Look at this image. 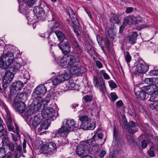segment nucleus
Masks as SVG:
<instances>
[{
  "label": "nucleus",
  "instance_id": "nucleus-10",
  "mask_svg": "<svg viewBox=\"0 0 158 158\" xmlns=\"http://www.w3.org/2000/svg\"><path fill=\"white\" fill-rule=\"evenodd\" d=\"M123 120H124L123 124L124 127L129 133L133 134L137 131V130L136 129H135L134 130H133L131 129V128L136 127L137 125V123L131 121L127 123V121L125 118H123Z\"/></svg>",
  "mask_w": 158,
  "mask_h": 158
},
{
  "label": "nucleus",
  "instance_id": "nucleus-52",
  "mask_svg": "<svg viewBox=\"0 0 158 158\" xmlns=\"http://www.w3.org/2000/svg\"><path fill=\"white\" fill-rule=\"evenodd\" d=\"M109 84L110 86L112 88H115L117 87L115 83L113 81H109Z\"/></svg>",
  "mask_w": 158,
  "mask_h": 158
},
{
  "label": "nucleus",
  "instance_id": "nucleus-9",
  "mask_svg": "<svg viewBox=\"0 0 158 158\" xmlns=\"http://www.w3.org/2000/svg\"><path fill=\"white\" fill-rule=\"evenodd\" d=\"M93 83L96 88L99 87L100 90L102 94H104L106 90V88L104 80L102 78H100L99 80L96 77H94Z\"/></svg>",
  "mask_w": 158,
  "mask_h": 158
},
{
  "label": "nucleus",
  "instance_id": "nucleus-60",
  "mask_svg": "<svg viewBox=\"0 0 158 158\" xmlns=\"http://www.w3.org/2000/svg\"><path fill=\"white\" fill-rule=\"evenodd\" d=\"M106 153V151L102 149L100 151V154L99 155L101 158H103L104 157Z\"/></svg>",
  "mask_w": 158,
  "mask_h": 158
},
{
  "label": "nucleus",
  "instance_id": "nucleus-43",
  "mask_svg": "<svg viewBox=\"0 0 158 158\" xmlns=\"http://www.w3.org/2000/svg\"><path fill=\"white\" fill-rule=\"evenodd\" d=\"M79 119L82 123L81 124H84L85 123H87L89 120V117L87 115L80 117Z\"/></svg>",
  "mask_w": 158,
  "mask_h": 158
},
{
  "label": "nucleus",
  "instance_id": "nucleus-56",
  "mask_svg": "<svg viewBox=\"0 0 158 158\" xmlns=\"http://www.w3.org/2000/svg\"><path fill=\"white\" fill-rule=\"evenodd\" d=\"M5 153V149L3 147L0 148V158H2Z\"/></svg>",
  "mask_w": 158,
  "mask_h": 158
},
{
  "label": "nucleus",
  "instance_id": "nucleus-13",
  "mask_svg": "<svg viewBox=\"0 0 158 158\" xmlns=\"http://www.w3.org/2000/svg\"><path fill=\"white\" fill-rule=\"evenodd\" d=\"M14 77L13 73L10 71H6L3 80V86L6 88L12 81Z\"/></svg>",
  "mask_w": 158,
  "mask_h": 158
},
{
  "label": "nucleus",
  "instance_id": "nucleus-14",
  "mask_svg": "<svg viewBox=\"0 0 158 158\" xmlns=\"http://www.w3.org/2000/svg\"><path fill=\"white\" fill-rule=\"evenodd\" d=\"M11 86V94H14L22 89L23 84L22 82L20 81H15Z\"/></svg>",
  "mask_w": 158,
  "mask_h": 158
},
{
  "label": "nucleus",
  "instance_id": "nucleus-33",
  "mask_svg": "<svg viewBox=\"0 0 158 158\" xmlns=\"http://www.w3.org/2000/svg\"><path fill=\"white\" fill-rule=\"evenodd\" d=\"M7 135V132L4 129L2 125V121L0 118V137L6 135Z\"/></svg>",
  "mask_w": 158,
  "mask_h": 158
},
{
  "label": "nucleus",
  "instance_id": "nucleus-41",
  "mask_svg": "<svg viewBox=\"0 0 158 158\" xmlns=\"http://www.w3.org/2000/svg\"><path fill=\"white\" fill-rule=\"evenodd\" d=\"M36 0H24L23 3H24L26 6H31L35 4Z\"/></svg>",
  "mask_w": 158,
  "mask_h": 158
},
{
  "label": "nucleus",
  "instance_id": "nucleus-23",
  "mask_svg": "<svg viewBox=\"0 0 158 158\" xmlns=\"http://www.w3.org/2000/svg\"><path fill=\"white\" fill-rule=\"evenodd\" d=\"M17 110L20 112L23 113L26 109V105L24 102L19 101L17 104Z\"/></svg>",
  "mask_w": 158,
  "mask_h": 158
},
{
  "label": "nucleus",
  "instance_id": "nucleus-31",
  "mask_svg": "<svg viewBox=\"0 0 158 158\" xmlns=\"http://www.w3.org/2000/svg\"><path fill=\"white\" fill-rule=\"evenodd\" d=\"M58 46L62 52L64 54H66L70 51V46L67 47H62V43H60L58 44Z\"/></svg>",
  "mask_w": 158,
  "mask_h": 158
},
{
  "label": "nucleus",
  "instance_id": "nucleus-64",
  "mask_svg": "<svg viewBox=\"0 0 158 158\" xmlns=\"http://www.w3.org/2000/svg\"><path fill=\"white\" fill-rule=\"evenodd\" d=\"M147 145V142L145 140H143L141 142V146L142 148H145Z\"/></svg>",
  "mask_w": 158,
  "mask_h": 158
},
{
  "label": "nucleus",
  "instance_id": "nucleus-5",
  "mask_svg": "<svg viewBox=\"0 0 158 158\" xmlns=\"http://www.w3.org/2000/svg\"><path fill=\"white\" fill-rule=\"evenodd\" d=\"M68 71V72L65 71L64 73H67L69 74L76 75L84 73L85 71V69L82 67H79L76 64L72 66L71 67H68L66 69Z\"/></svg>",
  "mask_w": 158,
  "mask_h": 158
},
{
  "label": "nucleus",
  "instance_id": "nucleus-21",
  "mask_svg": "<svg viewBox=\"0 0 158 158\" xmlns=\"http://www.w3.org/2000/svg\"><path fill=\"white\" fill-rule=\"evenodd\" d=\"M23 150H22L21 146L19 145H18L16 146V149L19 152L20 156L25 157V155L23 154V152L25 153L27 152V151L26 149V142L25 140H24L23 142Z\"/></svg>",
  "mask_w": 158,
  "mask_h": 158
},
{
  "label": "nucleus",
  "instance_id": "nucleus-58",
  "mask_svg": "<svg viewBox=\"0 0 158 158\" xmlns=\"http://www.w3.org/2000/svg\"><path fill=\"white\" fill-rule=\"evenodd\" d=\"M148 153L150 157H153L155 156V152L152 150H148Z\"/></svg>",
  "mask_w": 158,
  "mask_h": 158
},
{
  "label": "nucleus",
  "instance_id": "nucleus-45",
  "mask_svg": "<svg viewBox=\"0 0 158 158\" xmlns=\"http://www.w3.org/2000/svg\"><path fill=\"white\" fill-rule=\"evenodd\" d=\"M118 151L116 150L113 151L110 153L109 158H116L118 155Z\"/></svg>",
  "mask_w": 158,
  "mask_h": 158
},
{
  "label": "nucleus",
  "instance_id": "nucleus-46",
  "mask_svg": "<svg viewBox=\"0 0 158 158\" xmlns=\"http://www.w3.org/2000/svg\"><path fill=\"white\" fill-rule=\"evenodd\" d=\"M150 104L149 107L150 109L153 110L156 109L157 107L158 103L156 102H152Z\"/></svg>",
  "mask_w": 158,
  "mask_h": 158
},
{
  "label": "nucleus",
  "instance_id": "nucleus-63",
  "mask_svg": "<svg viewBox=\"0 0 158 158\" xmlns=\"http://www.w3.org/2000/svg\"><path fill=\"white\" fill-rule=\"evenodd\" d=\"M71 43L73 46V47L74 48H77L78 47V44L74 40H73L72 41H71Z\"/></svg>",
  "mask_w": 158,
  "mask_h": 158
},
{
  "label": "nucleus",
  "instance_id": "nucleus-20",
  "mask_svg": "<svg viewBox=\"0 0 158 158\" xmlns=\"http://www.w3.org/2000/svg\"><path fill=\"white\" fill-rule=\"evenodd\" d=\"M121 140L119 137V133L115 127H114L113 143L117 145L120 143Z\"/></svg>",
  "mask_w": 158,
  "mask_h": 158
},
{
  "label": "nucleus",
  "instance_id": "nucleus-7",
  "mask_svg": "<svg viewBox=\"0 0 158 158\" xmlns=\"http://www.w3.org/2000/svg\"><path fill=\"white\" fill-rule=\"evenodd\" d=\"M54 110L51 107L47 106L43 109L41 115L43 118L47 120L51 118L54 115Z\"/></svg>",
  "mask_w": 158,
  "mask_h": 158
},
{
  "label": "nucleus",
  "instance_id": "nucleus-28",
  "mask_svg": "<svg viewBox=\"0 0 158 158\" xmlns=\"http://www.w3.org/2000/svg\"><path fill=\"white\" fill-rule=\"evenodd\" d=\"M135 94L138 98L143 100L145 98L147 94L145 91L140 90L136 92Z\"/></svg>",
  "mask_w": 158,
  "mask_h": 158
},
{
  "label": "nucleus",
  "instance_id": "nucleus-61",
  "mask_svg": "<svg viewBox=\"0 0 158 158\" xmlns=\"http://www.w3.org/2000/svg\"><path fill=\"white\" fill-rule=\"evenodd\" d=\"M97 39L99 44L100 45H102V40L101 37L99 35H98Z\"/></svg>",
  "mask_w": 158,
  "mask_h": 158
},
{
  "label": "nucleus",
  "instance_id": "nucleus-12",
  "mask_svg": "<svg viewBox=\"0 0 158 158\" xmlns=\"http://www.w3.org/2000/svg\"><path fill=\"white\" fill-rule=\"evenodd\" d=\"M67 10L72 22L71 23H69L71 26L73 27L74 26H78L79 24V21L73 10L70 7H68L67 8Z\"/></svg>",
  "mask_w": 158,
  "mask_h": 158
},
{
  "label": "nucleus",
  "instance_id": "nucleus-2",
  "mask_svg": "<svg viewBox=\"0 0 158 158\" xmlns=\"http://www.w3.org/2000/svg\"><path fill=\"white\" fill-rule=\"evenodd\" d=\"M80 61L79 57L71 55L63 56L58 63L59 65L63 68H67L76 64Z\"/></svg>",
  "mask_w": 158,
  "mask_h": 158
},
{
  "label": "nucleus",
  "instance_id": "nucleus-38",
  "mask_svg": "<svg viewBox=\"0 0 158 158\" xmlns=\"http://www.w3.org/2000/svg\"><path fill=\"white\" fill-rule=\"evenodd\" d=\"M99 150V145L91 146L90 147V150L92 154H96L97 153Z\"/></svg>",
  "mask_w": 158,
  "mask_h": 158
},
{
  "label": "nucleus",
  "instance_id": "nucleus-47",
  "mask_svg": "<svg viewBox=\"0 0 158 158\" xmlns=\"http://www.w3.org/2000/svg\"><path fill=\"white\" fill-rule=\"evenodd\" d=\"M69 82L70 85H71L70 87L71 89H72V90H77L79 89L78 85L76 84L72 81L70 82L69 81Z\"/></svg>",
  "mask_w": 158,
  "mask_h": 158
},
{
  "label": "nucleus",
  "instance_id": "nucleus-44",
  "mask_svg": "<svg viewBox=\"0 0 158 158\" xmlns=\"http://www.w3.org/2000/svg\"><path fill=\"white\" fill-rule=\"evenodd\" d=\"M125 58L126 60V61L127 63H128L130 62L131 59V57L128 52L127 51L125 53Z\"/></svg>",
  "mask_w": 158,
  "mask_h": 158
},
{
  "label": "nucleus",
  "instance_id": "nucleus-8",
  "mask_svg": "<svg viewBox=\"0 0 158 158\" xmlns=\"http://www.w3.org/2000/svg\"><path fill=\"white\" fill-rule=\"evenodd\" d=\"M71 77V76L66 73L61 74L57 77H55L53 79L52 83L54 85H57L60 84L62 82L67 80Z\"/></svg>",
  "mask_w": 158,
  "mask_h": 158
},
{
  "label": "nucleus",
  "instance_id": "nucleus-54",
  "mask_svg": "<svg viewBox=\"0 0 158 158\" xmlns=\"http://www.w3.org/2000/svg\"><path fill=\"white\" fill-rule=\"evenodd\" d=\"M149 74L151 76H155L158 75V69L154 70L150 72Z\"/></svg>",
  "mask_w": 158,
  "mask_h": 158
},
{
  "label": "nucleus",
  "instance_id": "nucleus-55",
  "mask_svg": "<svg viewBox=\"0 0 158 158\" xmlns=\"http://www.w3.org/2000/svg\"><path fill=\"white\" fill-rule=\"evenodd\" d=\"M85 46L86 47L88 51L91 50L93 49L92 46L90 43L89 42H86L85 44Z\"/></svg>",
  "mask_w": 158,
  "mask_h": 158
},
{
  "label": "nucleus",
  "instance_id": "nucleus-40",
  "mask_svg": "<svg viewBox=\"0 0 158 158\" xmlns=\"http://www.w3.org/2000/svg\"><path fill=\"white\" fill-rule=\"evenodd\" d=\"M50 98L49 97H47L45 98L44 100H42V106L41 109L44 108L47 105V104L50 101Z\"/></svg>",
  "mask_w": 158,
  "mask_h": 158
},
{
  "label": "nucleus",
  "instance_id": "nucleus-19",
  "mask_svg": "<svg viewBox=\"0 0 158 158\" xmlns=\"http://www.w3.org/2000/svg\"><path fill=\"white\" fill-rule=\"evenodd\" d=\"M148 69L149 67L148 65L139 63L137 65L136 69L137 73L140 74H144L148 71Z\"/></svg>",
  "mask_w": 158,
  "mask_h": 158
},
{
  "label": "nucleus",
  "instance_id": "nucleus-1",
  "mask_svg": "<svg viewBox=\"0 0 158 158\" xmlns=\"http://www.w3.org/2000/svg\"><path fill=\"white\" fill-rule=\"evenodd\" d=\"M78 127V124L73 119H65L63 126L58 130V132L61 136L66 137L71 131L75 130Z\"/></svg>",
  "mask_w": 158,
  "mask_h": 158
},
{
  "label": "nucleus",
  "instance_id": "nucleus-32",
  "mask_svg": "<svg viewBox=\"0 0 158 158\" xmlns=\"http://www.w3.org/2000/svg\"><path fill=\"white\" fill-rule=\"evenodd\" d=\"M95 133L93 136V139L96 141L99 139H102L103 138V135L101 132H98L97 131L94 132Z\"/></svg>",
  "mask_w": 158,
  "mask_h": 158
},
{
  "label": "nucleus",
  "instance_id": "nucleus-26",
  "mask_svg": "<svg viewBox=\"0 0 158 158\" xmlns=\"http://www.w3.org/2000/svg\"><path fill=\"white\" fill-rule=\"evenodd\" d=\"M11 65L12 67H11V68H13V71H15L16 72H18L20 73V71H21V69H24L23 66L20 65L19 63H15L14 64H13V62Z\"/></svg>",
  "mask_w": 158,
  "mask_h": 158
},
{
  "label": "nucleus",
  "instance_id": "nucleus-11",
  "mask_svg": "<svg viewBox=\"0 0 158 158\" xmlns=\"http://www.w3.org/2000/svg\"><path fill=\"white\" fill-rule=\"evenodd\" d=\"M42 7L43 5L41 4L39 7H35L33 10V12L34 15L36 16L38 19L43 21L44 19L46 14L44 12Z\"/></svg>",
  "mask_w": 158,
  "mask_h": 158
},
{
  "label": "nucleus",
  "instance_id": "nucleus-50",
  "mask_svg": "<svg viewBox=\"0 0 158 158\" xmlns=\"http://www.w3.org/2000/svg\"><path fill=\"white\" fill-rule=\"evenodd\" d=\"M95 141L93 139V137H92V139H90L87 140L85 143V145H86L87 144L88 145H89L91 144H92L94 143V141Z\"/></svg>",
  "mask_w": 158,
  "mask_h": 158
},
{
  "label": "nucleus",
  "instance_id": "nucleus-59",
  "mask_svg": "<svg viewBox=\"0 0 158 158\" xmlns=\"http://www.w3.org/2000/svg\"><path fill=\"white\" fill-rule=\"evenodd\" d=\"M83 98L86 102L91 101L92 99V97L91 96L87 95L85 96Z\"/></svg>",
  "mask_w": 158,
  "mask_h": 158
},
{
  "label": "nucleus",
  "instance_id": "nucleus-4",
  "mask_svg": "<svg viewBox=\"0 0 158 158\" xmlns=\"http://www.w3.org/2000/svg\"><path fill=\"white\" fill-rule=\"evenodd\" d=\"M57 149L56 144L53 142H49L43 144L40 148L41 152L44 154L52 155Z\"/></svg>",
  "mask_w": 158,
  "mask_h": 158
},
{
  "label": "nucleus",
  "instance_id": "nucleus-16",
  "mask_svg": "<svg viewBox=\"0 0 158 158\" xmlns=\"http://www.w3.org/2000/svg\"><path fill=\"white\" fill-rule=\"evenodd\" d=\"M32 98L34 99L33 102L34 104V108L35 110H38L39 109H41L42 106V98L41 97V96L37 95L35 97L33 96V94H32Z\"/></svg>",
  "mask_w": 158,
  "mask_h": 158
},
{
  "label": "nucleus",
  "instance_id": "nucleus-57",
  "mask_svg": "<svg viewBox=\"0 0 158 158\" xmlns=\"http://www.w3.org/2000/svg\"><path fill=\"white\" fill-rule=\"evenodd\" d=\"M126 139L127 142L130 143H131L133 141L132 137L130 135H127L126 136Z\"/></svg>",
  "mask_w": 158,
  "mask_h": 158
},
{
  "label": "nucleus",
  "instance_id": "nucleus-42",
  "mask_svg": "<svg viewBox=\"0 0 158 158\" xmlns=\"http://www.w3.org/2000/svg\"><path fill=\"white\" fill-rule=\"evenodd\" d=\"M35 109L34 108V106L30 107L27 110L26 112V114L27 116H31V115L35 113L38 110H35Z\"/></svg>",
  "mask_w": 158,
  "mask_h": 158
},
{
  "label": "nucleus",
  "instance_id": "nucleus-27",
  "mask_svg": "<svg viewBox=\"0 0 158 158\" xmlns=\"http://www.w3.org/2000/svg\"><path fill=\"white\" fill-rule=\"evenodd\" d=\"M48 120H45L44 121H42L40 123V126L38 128V129L40 131H41L42 129L46 130L48 128L49 124L48 123Z\"/></svg>",
  "mask_w": 158,
  "mask_h": 158
},
{
  "label": "nucleus",
  "instance_id": "nucleus-51",
  "mask_svg": "<svg viewBox=\"0 0 158 158\" xmlns=\"http://www.w3.org/2000/svg\"><path fill=\"white\" fill-rule=\"evenodd\" d=\"M101 73L105 79H109L110 78L109 76L105 72L104 70H101Z\"/></svg>",
  "mask_w": 158,
  "mask_h": 158
},
{
  "label": "nucleus",
  "instance_id": "nucleus-35",
  "mask_svg": "<svg viewBox=\"0 0 158 158\" xmlns=\"http://www.w3.org/2000/svg\"><path fill=\"white\" fill-rule=\"evenodd\" d=\"M55 20L54 18H53L51 21H49V24H50V23H51L52 22V24H53V26L52 25V26L50 25V30L52 32H53L54 31L55 29H56L57 27L59 26L58 24L56 22H54Z\"/></svg>",
  "mask_w": 158,
  "mask_h": 158
},
{
  "label": "nucleus",
  "instance_id": "nucleus-36",
  "mask_svg": "<svg viewBox=\"0 0 158 158\" xmlns=\"http://www.w3.org/2000/svg\"><path fill=\"white\" fill-rule=\"evenodd\" d=\"M156 79L155 78H147L144 80L145 83L150 85H155Z\"/></svg>",
  "mask_w": 158,
  "mask_h": 158
},
{
  "label": "nucleus",
  "instance_id": "nucleus-18",
  "mask_svg": "<svg viewBox=\"0 0 158 158\" xmlns=\"http://www.w3.org/2000/svg\"><path fill=\"white\" fill-rule=\"evenodd\" d=\"M95 123L94 121L89 120L87 123H85L84 124H81V127L84 130H93L95 128Z\"/></svg>",
  "mask_w": 158,
  "mask_h": 158
},
{
  "label": "nucleus",
  "instance_id": "nucleus-17",
  "mask_svg": "<svg viewBox=\"0 0 158 158\" xmlns=\"http://www.w3.org/2000/svg\"><path fill=\"white\" fill-rule=\"evenodd\" d=\"M43 118L40 114H38L33 118H29V123L35 128H36L42 120Z\"/></svg>",
  "mask_w": 158,
  "mask_h": 158
},
{
  "label": "nucleus",
  "instance_id": "nucleus-24",
  "mask_svg": "<svg viewBox=\"0 0 158 158\" xmlns=\"http://www.w3.org/2000/svg\"><path fill=\"white\" fill-rule=\"evenodd\" d=\"M110 20L111 22L114 23L119 24L120 23V20L118 19V16L115 14L111 13Z\"/></svg>",
  "mask_w": 158,
  "mask_h": 158
},
{
  "label": "nucleus",
  "instance_id": "nucleus-39",
  "mask_svg": "<svg viewBox=\"0 0 158 158\" xmlns=\"http://www.w3.org/2000/svg\"><path fill=\"white\" fill-rule=\"evenodd\" d=\"M10 143L8 138L4 137L2 138V147H7Z\"/></svg>",
  "mask_w": 158,
  "mask_h": 158
},
{
  "label": "nucleus",
  "instance_id": "nucleus-34",
  "mask_svg": "<svg viewBox=\"0 0 158 158\" xmlns=\"http://www.w3.org/2000/svg\"><path fill=\"white\" fill-rule=\"evenodd\" d=\"M150 100L152 102H157L158 101V90L150 95Z\"/></svg>",
  "mask_w": 158,
  "mask_h": 158
},
{
  "label": "nucleus",
  "instance_id": "nucleus-22",
  "mask_svg": "<svg viewBox=\"0 0 158 158\" xmlns=\"http://www.w3.org/2000/svg\"><path fill=\"white\" fill-rule=\"evenodd\" d=\"M157 86L155 85H148L145 87V91L146 94L151 95L157 91Z\"/></svg>",
  "mask_w": 158,
  "mask_h": 158
},
{
  "label": "nucleus",
  "instance_id": "nucleus-48",
  "mask_svg": "<svg viewBox=\"0 0 158 158\" xmlns=\"http://www.w3.org/2000/svg\"><path fill=\"white\" fill-rule=\"evenodd\" d=\"M110 96L111 98V100L112 101H114L118 98V96L115 93H111L110 94Z\"/></svg>",
  "mask_w": 158,
  "mask_h": 158
},
{
  "label": "nucleus",
  "instance_id": "nucleus-15",
  "mask_svg": "<svg viewBox=\"0 0 158 158\" xmlns=\"http://www.w3.org/2000/svg\"><path fill=\"white\" fill-rule=\"evenodd\" d=\"M47 91V88L44 85H40L34 89L32 93L33 96L35 97L37 95L41 96L45 94Z\"/></svg>",
  "mask_w": 158,
  "mask_h": 158
},
{
  "label": "nucleus",
  "instance_id": "nucleus-49",
  "mask_svg": "<svg viewBox=\"0 0 158 158\" xmlns=\"http://www.w3.org/2000/svg\"><path fill=\"white\" fill-rule=\"evenodd\" d=\"M7 147L8 148L9 150L10 151L13 152L14 151L15 146L12 142H11Z\"/></svg>",
  "mask_w": 158,
  "mask_h": 158
},
{
  "label": "nucleus",
  "instance_id": "nucleus-30",
  "mask_svg": "<svg viewBox=\"0 0 158 158\" xmlns=\"http://www.w3.org/2000/svg\"><path fill=\"white\" fill-rule=\"evenodd\" d=\"M137 34L136 32L130 33L129 36V40L131 44H134L135 43L137 40Z\"/></svg>",
  "mask_w": 158,
  "mask_h": 158
},
{
  "label": "nucleus",
  "instance_id": "nucleus-6",
  "mask_svg": "<svg viewBox=\"0 0 158 158\" xmlns=\"http://www.w3.org/2000/svg\"><path fill=\"white\" fill-rule=\"evenodd\" d=\"M116 36V32L112 29H109L107 31L105 42L106 47L109 48L110 47Z\"/></svg>",
  "mask_w": 158,
  "mask_h": 158
},
{
  "label": "nucleus",
  "instance_id": "nucleus-3",
  "mask_svg": "<svg viewBox=\"0 0 158 158\" xmlns=\"http://www.w3.org/2000/svg\"><path fill=\"white\" fill-rule=\"evenodd\" d=\"M14 59V56L11 52L3 54L0 57V67L3 69L11 68Z\"/></svg>",
  "mask_w": 158,
  "mask_h": 158
},
{
  "label": "nucleus",
  "instance_id": "nucleus-25",
  "mask_svg": "<svg viewBox=\"0 0 158 158\" xmlns=\"http://www.w3.org/2000/svg\"><path fill=\"white\" fill-rule=\"evenodd\" d=\"M86 146L84 145H80L78 146L76 149V152L77 155L81 156L84 154Z\"/></svg>",
  "mask_w": 158,
  "mask_h": 158
},
{
  "label": "nucleus",
  "instance_id": "nucleus-29",
  "mask_svg": "<svg viewBox=\"0 0 158 158\" xmlns=\"http://www.w3.org/2000/svg\"><path fill=\"white\" fill-rule=\"evenodd\" d=\"M55 33L58 40L60 41V43H62V42L65 39V35L60 31L56 30L55 31Z\"/></svg>",
  "mask_w": 158,
  "mask_h": 158
},
{
  "label": "nucleus",
  "instance_id": "nucleus-62",
  "mask_svg": "<svg viewBox=\"0 0 158 158\" xmlns=\"http://www.w3.org/2000/svg\"><path fill=\"white\" fill-rule=\"evenodd\" d=\"M42 5H43V7H42V8L44 10V12L46 14V12H47L49 11V8L46 5L45 6L43 4H42Z\"/></svg>",
  "mask_w": 158,
  "mask_h": 158
},
{
  "label": "nucleus",
  "instance_id": "nucleus-53",
  "mask_svg": "<svg viewBox=\"0 0 158 158\" xmlns=\"http://www.w3.org/2000/svg\"><path fill=\"white\" fill-rule=\"evenodd\" d=\"M129 18L128 20L129 21V24L133 23L135 22L136 18L135 17L132 16H128Z\"/></svg>",
  "mask_w": 158,
  "mask_h": 158
},
{
  "label": "nucleus",
  "instance_id": "nucleus-37",
  "mask_svg": "<svg viewBox=\"0 0 158 158\" xmlns=\"http://www.w3.org/2000/svg\"><path fill=\"white\" fill-rule=\"evenodd\" d=\"M20 71V73L23 74L24 78L28 80L30 78V75L28 72L24 68L23 69H21Z\"/></svg>",
  "mask_w": 158,
  "mask_h": 158
}]
</instances>
